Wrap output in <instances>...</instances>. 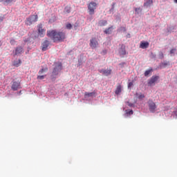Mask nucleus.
Masks as SVG:
<instances>
[{
	"label": "nucleus",
	"instance_id": "1",
	"mask_svg": "<svg viewBox=\"0 0 177 177\" xmlns=\"http://www.w3.org/2000/svg\"><path fill=\"white\" fill-rule=\"evenodd\" d=\"M47 36L50 38L53 42H62L66 39L64 32H56V30H48Z\"/></svg>",
	"mask_w": 177,
	"mask_h": 177
},
{
	"label": "nucleus",
	"instance_id": "2",
	"mask_svg": "<svg viewBox=\"0 0 177 177\" xmlns=\"http://www.w3.org/2000/svg\"><path fill=\"white\" fill-rule=\"evenodd\" d=\"M37 15H31L30 17L26 19L25 24H26V26H32L33 24L37 21Z\"/></svg>",
	"mask_w": 177,
	"mask_h": 177
},
{
	"label": "nucleus",
	"instance_id": "3",
	"mask_svg": "<svg viewBox=\"0 0 177 177\" xmlns=\"http://www.w3.org/2000/svg\"><path fill=\"white\" fill-rule=\"evenodd\" d=\"M97 7V3L95 2H90L88 5H87V10L88 15H94V10H95V8Z\"/></svg>",
	"mask_w": 177,
	"mask_h": 177
},
{
	"label": "nucleus",
	"instance_id": "4",
	"mask_svg": "<svg viewBox=\"0 0 177 177\" xmlns=\"http://www.w3.org/2000/svg\"><path fill=\"white\" fill-rule=\"evenodd\" d=\"M147 104L149 106V111H150V113H156V109H157V106L156 105V103H154V102H153L152 100H149Z\"/></svg>",
	"mask_w": 177,
	"mask_h": 177
},
{
	"label": "nucleus",
	"instance_id": "5",
	"mask_svg": "<svg viewBox=\"0 0 177 177\" xmlns=\"http://www.w3.org/2000/svg\"><path fill=\"white\" fill-rule=\"evenodd\" d=\"M60 71H62V63L57 62L55 64V68H53V71H52V73L53 75H57V73H59Z\"/></svg>",
	"mask_w": 177,
	"mask_h": 177
},
{
	"label": "nucleus",
	"instance_id": "6",
	"mask_svg": "<svg viewBox=\"0 0 177 177\" xmlns=\"http://www.w3.org/2000/svg\"><path fill=\"white\" fill-rule=\"evenodd\" d=\"M158 79H160L159 76L154 75V76L151 77V78H150V80H149V81L147 82L148 86H153L156 85V82H157V81H158Z\"/></svg>",
	"mask_w": 177,
	"mask_h": 177
},
{
	"label": "nucleus",
	"instance_id": "7",
	"mask_svg": "<svg viewBox=\"0 0 177 177\" xmlns=\"http://www.w3.org/2000/svg\"><path fill=\"white\" fill-rule=\"evenodd\" d=\"M88 45L90 46V48H91V49L96 48L98 46V41H97V39L95 38H91V39H90V44Z\"/></svg>",
	"mask_w": 177,
	"mask_h": 177
},
{
	"label": "nucleus",
	"instance_id": "8",
	"mask_svg": "<svg viewBox=\"0 0 177 177\" xmlns=\"http://www.w3.org/2000/svg\"><path fill=\"white\" fill-rule=\"evenodd\" d=\"M98 72L104 76H109L111 74H112V70L111 69H100Z\"/></svg>",
	"mask_w": 177,
	"mask_h": 177
},
{
	"label": "nucleus",
	"instance_id": "9",
	"mask_svg": "<svg viewBox=\"0 0 177 177\" xmlns=\"http://www.w3.org/2000/svg\"><path fill=\"white\" fill-rule=\"evenodd\" d=\"M37 28H38L37 31L39 32V36H40V37H43L44 35H45V29H43V24H39Z\"/></svg>",
	"mask_w": 177,
	"mask_h": 177
},
{
	"label": "nucleus",
	"instance_id": "10",
	"mask_svg": "<svg viewBox=\"0 0 177 177\" xmlns=\"http://www.w3.org/2000/svg\"><path fill=\"white\" fill-rule=\"evenodd\" d=\"M11 89L14 91L19 89V82H12V85H11Z\"/></svg>",
	"mask_w": 177,
	"mask_h": 177
},
{
	"label": "nucleus",
	"instance_id": "11",
	"mask_svg": "<svg viewBox=\"0 0 177 177\" xmlns=\"http://www.w3.org/2000/svg\"><path fill=\"white\" fill-rule=\"evenodd\" d=\"M48 46H49V41L48 40H44L41 44V50L46 51L48 50Z\"/></svg>",
	"mask_w": 177,
	"mask_h": 177
},
{
	"label": "nucleus",
	"instance_id": "12",
	"mask_svg": "<svg viewBox=\"0 0 177 177\" xmlns=\"http://www.w3.org/2000/svg\"><path fill=\"white\" fill-rule=\"evenodd\" d=\"M24 53V49L21 46H18L15 48V55H19Z\"/></svg>",
	"mask_w": 177,
	"mask_h": 177
},
{
	"label": "nucleus",
	"instance_id": "13",
	"mask_svg": "<svg viewBox=\"0 0 177 177\" xmlns=\"http://www.w3.org/2000/svg\"><path fill=\"white\" fill-rule=\"evenodd\" d=\"M139 48H140L142 49H146V48H149V42L148 41L140 42V44L139 45Z\"/></svg>",
	"mask_w": 177,
	"mask_h": 177
},
{
	"label": "nucleus",
	"instance_id": "14",
	"mask_svg": "<svg viewBox=\"0 0 177 177\" xmlns=\"http://www.w3.org/2000/svg\"><path fill=\"white\" fill-rule=\"evenodd\" d=\"M95 96V92L84 93V98L93 97Z\"/></svg>",
	"mask_w": 177,
	"mask_h": 177
},
{
	"label": "nucleus",
	"instance_id": "15",
	"mask_svg": "<svg viewBox=\"0 0 177 177\" xmlns=\"http://www.w3.org/2000/svg\"><path fill=\"white\" fill-rule=\"evenodd\" d=\"M120 93H122V85L119 84L116 87V90L115 91V94L118 95L120 94Z\"/></svg>",
	"mask_w": 177,
	"mask_h": 177
},
{
	"label": "nucleus",
	"instance_id": "16",
	"mask_svg": "<svg viewBox=\"0 0 177 177\" xmlns=\"http://www.w3.org/2000/svg\"><path fill=\"white\" fill-rule=\"evenodd\" d=\"M151 5H153V0H147V1L143 3V6L146 8L149 7Z\"/></svg>",
	"mask_w": 177,
	"mask_h": 177
},
{
	"label": "nucleus",
	"instance_id": "17",
	"mask_svg": "<svg viewBox=\"0 0 177 177\" xmlns=\"http://www.w3.org/2000/svg\"><path fill=\"white\" fill-rule=\"evenodd\" d=\"M119 54L122 56L125 55V47H124V46H122V47L119 50Z\"/></svg>",
	"mask_w": 177,
	"mask_h": 177
},
{
	"label": "nucleus",
	"instance_id": "18",
	"mask_svg": "<svg viewBox=\"0 0 177 177\" xmlns=\"http://www.w3.org/2000/svg\"><path fill=\"white\" fill-rule=\"evenodd\" d=\"M107 22L106 20H101L100 21V22H98V26L100 27H104L105 26H106Z\"/></svg>",
	"mask_w": 177,
	"mask_h": 177
},
{
	"label": "nucleus",
	"instance_id": "19",
	"mask_svg": "<svg viewBox=\"0 0 177 177\" xmlns=\"http://www.w3.org/2000/svg\"><path fill=\"white\" fill-rule=\"evenodd\" d=\"M12 65L15 67L19 66V65H21V59L14 61V62H12Z\"/></svg>",
	"mask_w": 177,
	"mask_h": 177
},
{
	"label": "nucleus",
	"instance_id": "20",
	"mask_svg": "<svg viewBox=\"0 0 177 177\" xmlns=\"http://www.w3.org/2000/svg\"><path fill=\"white\" fill-rule=\"evenodd\" d=\"M48 72V68H41V70L39 71V75H42L44 73Z\"/></svg>",
	"mask_w": 177,
	"mask_h": 177
},
{
	"label": "nucleus",
	"instance_id": "21",
	"mask_svg": "<svg viewBox=\"0 0 177 177\" xmlns=\"http://www.w3.org/2000/svg\"><path fill=\"white\" fill-rule=\"evenodd\" d=\"M112 29V27H109L108 28V29H106L105 30H104V32L106 35H110L111 32V30Z\"/></svg>",
	"mask_w": 177,
	"mask_h": 177
},
{
	"label": "nucleus",
	"instance_id": "22",
	"mask_svg": "<svg viewBox=\"0 0 177 177\" xmlns=\"http://www.w3.org/2000/svg\"><path fill=\"white\" fill-rule=\"evenodd\" d=\"M15 0H3V2L6 4H10L12 2H14Z\"/></svg>",
	"mask_w": 177,
	"mask_h": 177
},
{
	"label": "nucleus",
	"instance_id": "23",
	"mask_svg": "<svg viewBox=\"0 0 177 177\" xmlns=\"http://www.w3.org/2000/svg\"><path fill=\"white\" fill-rule=\"evenodd\" d=\"M66 28H67V30H71V28H73V26L71 24H66Z\"/></svg>",
	"mask_w": 177,
	"mask_h": 177
},
{
	"label": "nucleus",
	"instance_id": "24",
	"mask_svg": "<svg viewBox=\"0 0 177 177\" xmlns=\"http://www.w3.org/2000/svg\"><path fill=\"white\" fill-rule=\"evenodd\" d=\"M150 73H151V70L146 71L145 72V77L149 76V75L150 74Z\"/></svg>",
	"mask_w": 177,
	"mask_h": 177
},
{
	"label": "nucleus",
	"instance_id": "25",
	"mask_svg": "<svg viewBox=\"0 0 177 177\" xmlns=\"http://www.w3.org/2000/svg\"><path fill=\"white\" fill-rule=\"evenodd\" d=\"M145 98V95L143 94H139V95L138 96V99L139 100H142Z\"/></svg>",
	"mask_w": 177,
	"mask_h": 177
},
{
	"label": "nucleus",
	"instance_id": "26",
	"mask_svg": "<svg viewBox=\"0 0 177 177\" xmlns=\"http://www.w3.org/2000/svg\"><path fill=\"white\" fill-rule=\"evenodd\" d=\"M10 44H11V46L15 45V40L14 39L10 40Z\"/></svg>",
	"mask_w": 177,
	"mask_h": 177
},
{
	"label": "nucleus",
	"instance_id": "27",
	"mask_svg": "<svg viewBox=\"0 0 177 177\" xmlns=\"http://www.w3.org/2000/svg\"><path fill=\"white\" fill-rule=\"evenodd\" d=\"M44 78H45V75L37 76V80H44Z\"/></svg>",
	"mask_w": 177,
	"mask_h": 177
},
{
	"label": "nucleus",
	"instance_id": "28",
	"mask_svg": "<svg viewBox=\"0 0 177 177\" xmlns=\"http://www.w3.org/2000/svg\"><path fill=\"white\" fill-rule=\"evenodd\" d=\"M175 51H176L175 48H173V49L170 50V54H174Z\"/></svg>",
	"mask_w": 177,
	"mask_h": 177
},
{
	"label": "nucleus",
	"instance_id": "29",
	"mask_svg": "<svg viewBox=\"0 0 177 177\" xmlns=\"http://www.w3.org/2000/svg\"><path fill=\"white\" fill-rule=\"evenodd\" d=\"M127 114L128 115H132V114H133V111H129L127 112Z\"/></svg>",
	"mask_w": 177,
	"mask_h": 177
},
{
	"label": "nucleus",
	"instance_id": "30",
	"mask_svg": "<svg viewBox=\"0 0 177 177\" xmlns=\"http://www.w3.org/2000/svg\"><path fill=\"white\" fill-rule=\"evenodd\" d=\"M132 85H133L132 82L128 83V88H130L131 86H132Z\"/></svg>",
	"mask_w": 177,
	"mask_h": 177
},
{
	"label": "nucleus",
	"instance_id": "31",
	"mask_svg": "<svg viewBox=\"0 0 177 177\" xmlns=\"http://www.w3.org/2000/svg\"><path fill=\"white\" fill-rule=\"evenodd\" d=\"M160 56L161 57V59H164V54L162 53L160 54Z\"/></svg>",
	"mask_w": 177,
	"mask_h": 177
},
{
	"label": "nucleus",
	"instance_id": "32",
	"mask_svg": "<svg viewBox=\"0 0 177 177\" xmlns=\"http://www.w3.org/2000/svg\"><path fill=\"white\" fill-rule=\"evenodd\" d=\"M140 10V8H135V12H138Z\"/></svg>",
	"mask_w": 177,
	"mask_h": 177
},
{
	"label": "nucleus",
	"instance_id": "33",
	"mask_svg": "<svg viewBox=\"0 0 177 177\" xmlns=\"http://www.w3.org/2000/svg\"><path fill=\"white\" fill-rule=\"evenodd\" d=\"M174 115L177 117V109L176 110V111H174Z\"/></svg>",
	"mask_w": 177,
	"mask_h": 177
},
{
	"label": "nucleus",
	"instance_id": "34",
	"mask_svg": "<svg viewBox=\"0 0 177 177\" xmlns=\"http://www.w3.org/2000/svg\"><path fill=\"white\" fill-rule=\"evenodd\" d=\"M78 27V24H75V25H74V28H77Z\"/></svg>",
	"mask_w": 177,
	"mask_h": 177
},
{
	"label": "nucleus",
	"instance_id": "35",
	"mask_svg": "<svg viewBox=\"0 0 177 177\" xmlns=\"http://www.w3.org/2000/svg\"><path fill=\"white\" fill-rule=\"evenodd\" d=\"M174 3H177V0H174Z\"/></svg>",
	"mask_w": 177,
	"mask_h": 177
},
{
	"label": "nucleus",
	"instance_id": "36",
	"mask_svg": "<svg viewBox=\"0 0 177 177\" xmlns=\"http://www.w3.org/2000/svg\"><path fill=\"white\" fill-rule=\"evenodd\" d=\"M0 2H3V0H0Z\"/></svg>",
	"mask_w": 177,
	"mask_h": 177
},
{
	"label": "nucleus",
	"instance_id": "37",
	"mask_svg": "<svg viewBox=\"0 0 177 177\" xmlns=\"http://www.w3.org/2000/svg\"><path fill=\"white\" fill-rule=\"evenodd\" d=\"M115 6V3H113V7Z\"/></svg>",
	"mask_w": 177,
	"mask_h": 177
},
{
	"label": "nucleus",
	"instance_id": "38",
	"mask_svg": "<svg viewBox=\"0 0 177 177\" xmlns=\"http://www.w3.org/2000/svg\"><path fill=\"white\" fill-rule=\"evenodd\" d=\"M70 12V11L69 10H67V13H69Z\"/></svg>",
	"mask_w": 177,
	"mask_h": 177
},
{
	"label": "nucleus",
	"instance_id": "39",
	"mask_svg": "<svg viewBox=\"0 0 177 177\" xmlns=\"http://www.w3.org/2000/svg\"><path fill=\"white\" fill-rule=\"evenodd\" d=\"M2 45V44L1 43H0V46Z\"/></svg>",
	"mask_w": 177,
	"mask_h": 177
},
{
	"label": "nucleus",
	"instance_id": "40",
	"mask_svg": "<svg viewBox=\"0 0 177 177\" xmlns=\"http://www.w3.org/2000/svg\"><path fill=\"white\" fill-rule=\"evenodd\" d=\"M128 106H131V104H128Z\"/></svg>",
	"mask_w": 177,
	"mask_h": 177
}]
</instances>
